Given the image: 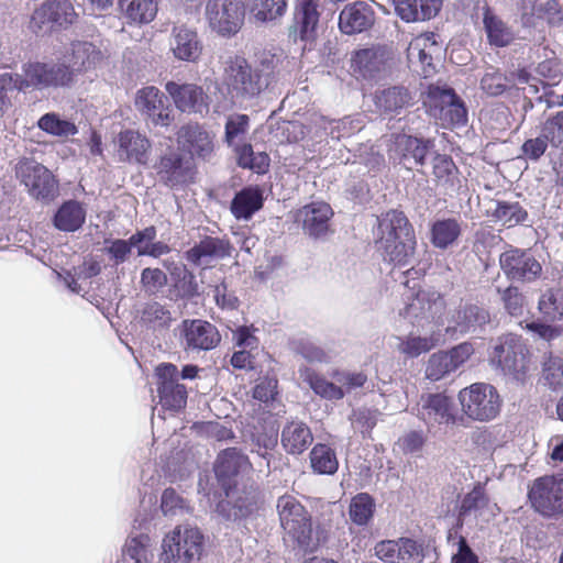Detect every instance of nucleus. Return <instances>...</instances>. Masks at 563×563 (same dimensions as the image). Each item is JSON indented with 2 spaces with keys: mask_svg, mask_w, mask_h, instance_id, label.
<instances>
[{
  "mask_svg": "<svg viewBox=\"0 0 563 563\" xmlns=\"http://www.w3.org/2000/svg\"><path fill=\"white\" fill-rule=\"evenodd\" d=\"M249 467L247 457L234 448L224 450L217 459L214 473L225 493V499L217 505V511L227 520H239L253 510L254 496L235 497L234 492L240 474L247 471Z\"/></svg>",
  "mask_w": 563,
  "mask_h": 563,
  "instance_id": "1",
  "label": "nucleus"
},
{
  "mask_svg": "<svg viewBox=\"0 0 563 563\" xmlns=\"http://www.w3.org/2000/svg\"><path fill=\"white\" fill-rule=\"evenodd\" d=\"M375 243L385 261L398 266L411 264L416 236L404 212L390 210L377 219Z\"/></svg>",
  "mask_w": 563,
  "mask_h": 563,
  "instance_id": "2",
  "label": "nucleus"
},
{
  "mask_svg": "<svg viewBox=\"0 0 563 563\" xmlns=\"http://www.w3.org/2000/svg\"><path fill=\"white\" fill-rule=\"evenodd\" d=\"M224 84L230 100L217 98L213 112L222 113L232 104L243 106L258 97L269 85V74L253 68L245 58L233 57L225 63Z\"/></svg>",
  "mask_w": 563,
  "mask_h": 563,
  "instance_id": "3",
  "label": "nucleus"
},
{
  "mask_svg": "<svg viewBox=\"0 0 563 563\" xmlns=\"http://www.w3.org/2000/svg\"><path fill=\"white\" fill-rule=\"evenodd\" d=\"M203 536L198 528L178 526L163 539L161 563H194L201 556Z\"/></svg>",
  "mask_w": 563,
  "mask_h": 563,
  "instance_id": "4",
  "label": "nucleus"
},
{
  "mask_svg": "<svg viewBox=\"0 0 563 563\" xmlns=\"http://www.w3.org/2000/svg\"><path fill=\"white\" fill-rule=\"evenodd\" d=\"M245 10L240 0H208L205 19L211 30L222 37L235 35L244 23Z\"/></svg>",
  "mask_w": 563,
  "mask_h": 563,
  "instance_id": "5",
  "label": "nucleus"
},
{
  "mask_svg": "<svg viewBox=\"0 0 563 563\" xmlns=\"http://www.w3.org/2000/svg\"><path fill=\"white\" fill-rule=\"evenodd\" d=\"M490 362L519 379L529 369V352L520 336L509 333L496 341Z\"/></svg>",
  "mask_w": 563,
  "mask_h": 563,
  "instance_id": "6",
  "label": "nucleus"
},
{
  "mask_svg": "<svg viewBox=\"0 0 563 563\" xmlns=\"http://www.w3.org/2000/svg\"><path fill=\"white\" fill-rule=\"evenodd\" d=\"M463 412L473 420L487 421L499 412L500 399L489 384L476 383L459 393Z\"/></svg>",
  "mask_w": 563,
  "mask_h": 563,
  "instance_id": "7",
  "label": "nucleus"
},
{
  "mask_svg": "<svg viewBox=\"0 0 563 563\" xmlns=\"http://www.w3.org/2000/svg\"><path fill=\"white\" fill-rule=\"evenodd\" d=\"M393 53L386 45H372L355 49L351 55V69L356 78L380 80L391 70Z\"/></svg>",
  "mask_w": 563,
  "mask_h": 563,
  "instance_id": "8",
  "label": "nucleus"
},
{
  "mask_svg": "<svg viewBox=\"0 0 563 563\" xmlns=\"http://www.w3.org/2000/svg\"><path fill=\"white\" fill-rule=\"evenodd\" d=\"M277 511L280 525L298 544L309 549L312 539V527L310 518L303 506L292 496L285 495L278 498Z\"/></svg>",
  "mask_w": 563,
  "mask_h": 563,
  "instance_id": "9",
  "label": "nucleus"
},
{
  "mask_svg": "<svg viewBox=\"0 0 563 563\" xmlns=\"http://www.w3.org/2000/svg\"><path fill=\"white\" fill-rule=\"evenodd\" d=\"M533 508L544 517L563 514V474L537 478L529 490Z\"/></svg>",
  "mask_w": 563,
  "mask_h": 563,
  "instance_id": "10",
  "label": "nucleus"
},
{
  "mask_svg": "<svg viewBox=\"0 0 563 563\" xmlns=\"http://www.w3.org/2000/svg\"><path fill=\"white\" fill-rule=\"evenodd\" d=\"M76 19L77 13L68 0H48L34 10L30 27L35 33H48L71 25Z\"/></svg>",
  "mask_w": 563,
  "mask_h": 563,
  "instance_id": "11",
  "label": "nucleus"
},
{
  "mask_svg": "<svg viewBox=\"0 0 563 563\" xmlns=\"http://www.w3.org/2000/svg\"><path fill=\"white\" fill-rule=\"evenodd\" d=\"M71 81L73 73L65 63H33L25 66L24 78L20 81L19 90L29 87L36 89L62 87Z\"/></svg>",
  "mask_w": 563,
  "mask_h": 563,
  "instance_id": "12",
  "label": "nucleus"
},
{
  "mask_svg": "<svg viewBox=\"0 0 563 563\" xmlns=\"http://www.w3.org/2000/svg\"><path fill=\"white\" fill-rule=\"evenodd\" d=\"M178 332L180 345L185 351H210L221 341L217 328L201 319L183 320L178 325Z\"/></svg>",
  "mask_w": 563,
  "mask_h": 563,
  "instance_id": "13",
  "label": "nucleus"
},
{
  "mask_svg": "<svg viewBox=\"0 0 563 563\" xmlns=\"http://www.w3.org/2000/svg\"><path fill=\"white\" fill-rule=\"evenodd\" d=\"M18 175L27 188L29 194L43 201L54 199L58 194V186L51 172L43 165L26 161L20 164Z\"/></svg>",
  "mask_w": 563,
  "mask_h": 563,
  "instance_id": "14",
  "label": "nucleus"
},
{
  "mask_svg": "<svg viewBox=\"0 0 563 563\" xmlns=\"http://www.w3.org/2000/svg\"><path fill=\"white\" fill-rule=\"evenodd\" d=\"M416 416L429 430L441 424L453 423L455 420L453 401L442 393L423 394L417 402Z\"/></svg>",
  "mask_w": 563,
  "mask_h": 563,
  "instance_id": "15",
  "label": "nucleus"
},
{
  "mask_svg": "<svg viewBox=\"0 0 563 563\" xmlns=\"http://www.w3.org/2000/svg\"><path fill=\"white\" fill-rule=\"evenodd\" d=\"M444 306V300L439 294L419 291L399 310V314L410 323L423 327V321L439 323Z\"/></svg>",
  "mask_w": 563,
  "mask_h": 563,
  "instance_id": "16",
  "label": "nucleus"
},
{
  "mask_svg": "<svg viewBox=\"0 0 563 563\" xmlns=\"http://www.w3.org/2000/svg\"><path fill=\"white\" fill-rule=\"evenodd\" d=\"M156 376L162 406L170 410L184 408L187 401V389L185 385L178 382L179 373L176 365L170 363L161 364L156 367Z\"/></svg>",
  "mask_w": 563,
  "mask_h": 563,
  "instance_id": "17",
  "label": "nucleus"
},
{
  "mask_svg": "<svg viewBox=\"0 0 563 563\" xmlns=\"http://www.w3.org/2000/svg\"><path fill=\"white\" fill-rule=\"evenodd\" d=\"M165 89L173 98L177 109L183 112L206 115L210 104L213 106L217 102L212 97L205 95L202 88L196 84L168 81Z\"/></svg>",
  "mask_w": 563,
  "mask_h": 563,
  "instance_id": "18",
  "label": "nucleus"
},
{
  "mask_svg": "<svg viewBox=\"0 0 563 563\" xmlns=\"http://www.w3.org/2000/svg\"><path fill=\"white\" fill-rule=\"evenodd\" d=\"M499 265L507 278L530 283L542 272L541 264L527 251L510 249L501 253Z\"/></svg>",
  "mask_w": 563,
  "mask_h": 563,
  "instance_id": "19",
  "label": "nucleus"
},
{
  "mask_svg": "<svg viewBox=\"0 0 563 563\" xmlns=\"http://www.w3.org/2000/svg\"><path fill=\"white\" fill-rule=\"evenodd\" d=\"M490 321L489 312L477 305L464 303L450 311L445 333L464 335L475 333Z\"/></svg>",
  "mask_w": 563,
  "mask_h": 563,
  "instance_id": "20",
  "label": "nucleus"
},
{
  "mask_svg": "<svg viewBox=\"0 0 563 563\" xmlns=\"http://www.w3.org/2000/svg\"><path fill=\"white\" fill-rule=\"evenodd\" d=\"M474 353L468 342H463L449 351L433 353L428 361L426 376L431 380H439L462 366Z\"/></svg>",
  "mask_w": 563,
  "mask_h": 563,
  "instance_id": "21",
  "label": "nucleus"
},
{
  "mask_svg": "<svg viewBox=\"0 0 563 563\" xmlns=\"http://www.w3.org/2000/svg\"><path fill=\"white\" fill-rule=\"evenodd\" d=\"M374 551L380 561L387 563H421L424 558L422 545L410 538L379 541Z\"/></svg>",
  "mask_w": 563,
  "mask_h": 563,
  "instance_id": "22",
  "label": "nucleus"
},
{
  "mask_svg": "<svg viewBox=\"0 0 563 563\" xmlns=\"http://www.w3.org/2000/svg\"><path fill=\"white\" fill-rule=\"evenodd\" d=\"M134 104L136 109L154 125L167 126L169 125L170 108L167 98L158 88L154 86L143 87L136 91Z\"/></svg>",
  "mask_w": 563,
  "mask_h": 563,
  "instance_id": "23",
  "label": "nucleus"
},
{
  "mask_svg": "<svg viewBox=\"0 0 563 563\" xmlns=\"http://www.w3.org/2000/svg\"><path fill=\"white\" fill-rule=\"evenodd\" d=\"M115 155L120 162L144 165L148 161L152 144L135 130L121 131L114 139Z\"/></svg>",
  "mask_w": 563,
  "mask_h": 563,
  "instance_id": "24",
  "label": "nucleus"
},
{
  "mask_svg": "<svg viewBox=\"0 0 563 563\" xmlns=\"http://www.w3.org/2000/svg\"><path fill=\"white\" fill-rule=\"evenodd\" d=\"M333 210L325 202H311L297 212V220L302 223L303 232L313 239L324 238L330 232Z\"/></svg>",
  "mask_w": 563,
  "mask_h": 563,
  "instance_id": "25",
  "label": "nucleus"
},
{
  "mask_svg": "<svg viewBox=\"0 0 563 563\" xmlns=\"http://www.w3.org/2000/svg\"><path fill=\"white\" fill-rule=\"evenodd\" d=\"M431 114L442 121L443 125H464L467 112L452 89L439 90L432 97Z\"/></svg>",
  "mask_w": 563,
  "mask_h": 563,
  "instance_id": "26",
  "label": "nucleus"
},
{
  "mask_svg": "<svg viewBox=\"0 0 563 563\" xmlns=\"http://www.w3.org/2000/svg\"><path fill=\"white\" fill-rule=\"evenodd\" d=\"M169 49L176 59L196 63L202 54V43L195 30L175 25L170 33Z\"/></svg>",
  "mask_w": 563,
  "mask_h": 563,
  "instance_id": "27",
  "label": "nucleus"
},
{
  "mask_svg": "<svg viewBox=\"0 0 563 563\" xmlns=\"http://www.w3.org/2000/svg\"><path fill=\"white\" fill-rule=\"evenodd\" d=\"M375 22V12L365 1L346 4L339 15V27L342 33L354 35L367 31Z\"/></svg>",
  "mask_w": 563,
  "mask_h": 563,
  "instance_id": "28",
  "label": "nucleus"
},
{
  "mask_svg": "<svg viewBox=\"0 0 563 563\" xmlns=\"http://www.w3.org/2000/svg\"><path fill=\"white\" fill-rule=\"evenodd\" d=\"M232 246L227 239L205 236L186 252V260L196 266H209L212 262L231 255Z\"/></svg>",
  "mask_w": 563,
  "mask_h": 563,
  "instance_id": "29",
  "label": "nucleus"
},
{
  "mask_svg": "<svg viewBox=\"0 0 563 563\" xmlns=\"http://www.w3.org/2000/svg\"><path fill=\"white\" fill-rule=\"evenodd\" d=\"M499 511L497 504L492 503L481 485L475 486L465 495L461 503L460 517L487 522Z\"/></svg>",
  "mask_w": 563,
  "mask_h": 563,
  "instance_id": "30",
  "label": "nucleus"
},
{
  "mask_svg": "<svg viewBox=\"0 0 563 563\" xmlns=\"http://www.w3.org/2000/svg\"><path fill=\"white\" fill-rule=\"evenodd\" d=\"M66 66L73 77L82 71L93 69L103 59L102 52L92 43L77 41L71 43L70 52L65 56Z\"/></svg>",
  "mask_w": 563,
  "mask_h": 563,
  "instance_id": "31",
  "label": "nucleus"
},
{
  "mask_svg": "<svg viewBox=\"0 0 563 563\" xmlns=\"http://www.w3.org/2000/svg\"><path fill=\"white\" fill-rule=\"evenodd\" d=\"M376 109L388 115H397L412 103L411 92L404 86L378 89L374 93Z\"/></svg>",
  "mask_w": 563,
  "mask_h": 563,
  "instance_id": "32",
  "label": "nucleus"
},
{
  "mask_svg": "<svg viewBox=\"0 0 563 563\" xmlns=\"http://www.w3.org/2000/svg\"><path fill=\"white\" fill-rule=\"evenodd\" d=\"M319 22L318 5L313 0H303L296 7L294 25L290 35L295 41L309 42L314 38L316 27Z\"/></svg>",
  "mask_w": 563,
  "mask_h": 563,
  "instance_id": "33",
  "label": "nucleus"
},
{
  "mask_svg": "<svg viewBox=\"0 0 563 563\" xmlns=\"http://www.w3.org/2000/svg\"><path fill=\"white\" fill-rule=\"evenodd\" d=\"M178 143L191 155L207 158L213 152L211 135L199 124H187L177 134Z\"/></svg>",
  "mask_w": 563,
  "mask_h": 563,
  "instance_id": "34",
  "label": "nucleus"
},
{
  "mask_svg": "<svg viewBox=\"0 0 563 563\" xmlns=\"http://www.w3.org/2000/svg\"><path fill=\"white\" fill-rule=\"evenodd\" d=\"M396 13L406 22L426 21L440 10V0H393Z\"/></svg>",
  "mask_w": 563,
  "mask_h": 563,
  "instance_id": "35",
  "label": "nucleus"
},
{
  "mask_svg": "<svg viewBox=\"0 0 563 563\" xmlns=\"http://www.w3.org/2000/svg\"><path fill=\"white\" fill-rule=\"evenodd\" d=\"M313 441L310 428L302 421L288 422L280 435V443L289 454L298 455L305 452Z\"/></svg>",
  "mask_w": 563,
  "mask_h": 563,
  "instance_id": "36",
  "label": "nucleus"
},
{
  "mask_svg": "<svg viewBox=\"0 0 563 563\" xmlns=\"http://www.w3.org/2000/svg\"><path fill=\"white\" fill-rule=\"evenodd\" d=\"M432 143L410 135H399L396 139V152L400 155L401 163L408 169L413 165H423Z\"/></svg>",
  "mask_w": 563,
  "mask_h": 563,
  "instance_id": "37",
  "label": "nucleus"
},
{
  "mask_svg": "<svg viewBox=\"0 0 563 563\" xmlns=\"http://www.w3.org/2000/svg\"><path fill=\"white\" fill-rule=\"evenodd\" d=\"M157 174L167 186L175 187L191 177V167L178 154L170 153L161 158Z\"/></svg>",
  "mask_w": 563,
  "mask_h": 563,
  "instance_id": "38",
  "label": "nucleus"
},
{
  "mask_svg": "<svg viewBox=\"0 0 563 563\" xmlns=\"http://www.w3.org/2000/svg\"><path fill=\"white\" fill-rule=\"evenodd\" d=\"M330 120L322 114L314 113L310 117L308 130L306 126L298 122L291 121L284 125V132L288 134V141L298 142L310 135L312 140L322 141L329 136Z\"/></svg>",
  "mask_w": 563,
  "mask_h": 563,
  "instance_id": "39",
  "label": "nucleus"
},
{
  "mask_svg": "<svg viewBox=\"0 0 563 563\" xmlns=\"http://www.w3.org/2000/svg\"><path fill=\"white\" fill-rule=\"evenodd\" d=\"M432 174L437 187L445 194L457 191L461 186L459 169L451 157L437 154L432 159Z\"/></svg>",
  "mask_w": 563,
  "mask_h": 563,
  "instance_id": "40",
  "label": "nucleus"
},
{
  "mask_svg": "<svg viewBox=\"0 0 563 563\" xmlns=\"http://www.w3.org/2000/svg\"><path fill=\"white\" fill-rule=\"evenodd\" d=\"M442 341L441 330H432L424 335L409 334L405 338H398L396 349L399 353L407 357H418L419 355L429 352Z\"/></svg>",
  "mask_w": 563,
  "mask_h": 563,
  "instance_id": "41",
  "label": "nucleus"
},
{
  "mask_svg": "<svg viewBox=\"0 0 563 563\" xmlns=\"http://www.w3.org/2000/svg\"><path fill=\"white\" fill-rule=\"evenodd\" d=\"M483 24L488 43L492 46L505 47L515 40L512 29L489 8L484 10Z\"/></svg>",
  "mask_w": 563,
  "mask_h": 563,
  "instance_id": "42",
  "label": "nucleus"
},
{
  "mask_svg": "<svg viewBox=\"0 0 563 563\" xmlns=\"http://www.w3.org/2000/svg\"><path fill=\"white\" fill-rule=\"evenodd\" d=\"M119 8L131 24H147L157 13L156 0H119Z\"/></svg>",
  "mask_w": 563,
  "mask_h": 563,
  "instance_id": "43",
  "label": "nucleus"
},
{
  "mask_svg": "<svg viewBox=\"0 0 563 563\" xmlns=\"http://www.w3.org/2000/svg\"><path fill=\"white\" fill-rule=\"evenodd\" d=\"M263 206V191L258 187H247L232 200L231 211L236 219H250Z\"/></svg>",
  "mask_w": 563,
  "mask_h": 563,
  "instance_id": "44",
  "label": "nucleus"
},
{
  "mask_svg": "<svg viewBox=\"0 0 563 563\" xmlns=\"http://www.w3.org/2000/svg\"><path fill=\"white\" fill-rule=\"evenodd\" d=\"M250 18L256 23L273 22L287 10V0H246Z\"/></svg>",
  "mask_w": 563,
  "mask_h": 563,
  "instance_id": "45",
  "label": "nucleus"
},
{
  "mask_svg": "<svg viewBox=\"0 0 563 563\" xmlns=\"http://www.w3.org/2000/svg\"><path fill=\"white\" fill-rule=\"evenodd\" d=\"M434 35H421L410 42L407 54L410 62L418 60L423 69V74L428 77L433 71L432 53L438 49L433 40Z\"/></svg>",
  "mask_w": 563,
  "mask_h": 563,
  "instance_id": "46",
  "label": "nucleus"
},
{
  "mask_svg": "<svg viewBox=\"0 0 563 563\" xmlns=\"http://www.w3.org/2000/svg\"><path fill=\"white\" fill-rule=\"evenodd\" d=\"M85 219L86 210L81 203L69 200L57 210L54 224L60 231L74 232L84 224Z\"/></svg>",
  "mask_w": 563,
  "mask_h": 563,
  "instance_id": "47",
  "label": "nucleus"
},
{
  "mask_svg": "<svg viewBox=\"0 0 563 563\" xmlns=\"http://www.w3.org/2000/svg\"><path fill=\"white\" fill-rule=\"evenodd\" d=\"M300 378L320 397L328 400H339L344 397V389L336 382H329L316 374L309 367L299 368Z\"/></svg>",
  "mask_w": 563,
  "mask_h": 563,
  "instance_id": "48",
  "label": "nucleus"
},
{
  "mask_svg": "<svg viewBox=\"0 0 563 563\" xmlns=\"http://www.w3.org/2000/svg\"><path fill=\"white\" fill-rule=\"evenodd\" d=\"M431 243L438 249H448L461 235V223L456 219L437 220L431 225Z\"/></svg>",
  "mask_w": 563,
  "mask_h": 563,
  "instance_id": "49",
  "label": "nucleus"
},
{
  "mask_svg": "<svg viewBox=\"0 0 563 563\" xmlns=\"http://www.w3.org/2000/svg\"><path fill=\"white\" fill-rule=\"evenodd\" d=\"M310 465L318 474L332 475L338 471L339 462L330 446L319 443L310 452Z\"/></svg>",
  "mask_w": 563,
  "mask_h": 563,
  "instance_id": "50",
  "label": "nucleus"
},
{
  "mask_svg": "<svg viewBox=\"0 0 563 563\" xmlns=\"http://www.w3.org/2000/svg\"><path fill=\"white\" fill-rule=\"evenodd\" d=\"M375 501L366 493H360L351 499L349 517L357 526H366L374 516Z\"/></svg>",
  "mask_w": 563,
  "mask_h": 563,
  "instance_id": "51",
  "label": "nucleus"
},
{
  "mask_svg": "<svg viewBox=\"0 0 563 563\" xmlns=\"http://www.w3.org/2000/svg\"><path fill=\"white\" fill-rule=\"evenodd\" d=\"M141 320L153 329H163L170 324L173 318L170 311L163 305L152 301L144 306Z\"/></svg>",
  "mask_w": 563,
  "mask_h": 563,
  "instance_id": "52",
  "label": "nucleus"
},
{
  "mask_svg": "<svg viewBox=\"0 0 563 563\" xmlns=\"http://www.w3.org/2000/svg\"><path fill=\"white\" fill-rule=\"evenodd\" d=\"M493 216L504 225L511 228L526 220L527 211L518 202H498Z\"/></svg>",
  "mask_w": 563,
  "mask_h": 563,
  "instance_id": "53",
  "label": "nucleus"
},
{
  "mask_svg": "<svg viewBox=\"0 0 563 563\" xmlns=\"http://www.w3.org/2000/svg\"><path fill=\"white\" fill-rule=\"evenodd\" d=\"M38 126L53 135L68 136L77 133V128L74 123L62 120L55 113H47L43 115L38 121Z\"/></svg>",
  "mask_w": 563,
  "mask_h": 563,
  "instance_id": "54",
  "label": "nucleus"
},
{
  "mask_svg": "<svg viewBox=\"0 0 563 563\" xmlns=\"http://www.w3.org/2000/svg\"><path fill=\"white\" fill-rule=\"evenodd\" d=\"M250 128V119L246 114L235 113L228 118L225 123V142L234 145L242 141Z\"/></svg>",
  "mask_w": 563,
  "mask_h": 563,
  "instance_id": "55",
  "label": "nucleus"
},
{
  "mask_svg": "<svg viewBox=\"0 0 563 563\" xmlns=\"http://www.w3.org/2000/svg\"><path fill=\"white\" fill-rule=\"evenodd\" d=\"M539 310L549 320H558L563 317V294L560 291H547L539 300Z\"/></svg>",
  "mask_w": 563,
  "mask_h": 563,
  "instance_id": "56",
  "label": "nucleus"
},
{
  "mask_svg": "<svg viewBox=\"0 0 563 563\" xmlns=\"http://www.w3.org/2000/svg\"><path fill=\"white\" fill-rule=\"evenodd\" d=\"M541 130L552 147L563 148V111L548 118Z\"/></svg>",
  "mask_w": 563,
  "mask_h": 563,
  "instance_id": "57",
  "label": "nucleus"
},
{
  "mask_svg": "<svg viewBox=\"0 0 563 563\" xmlns=\"http://www.w3.org/2000/svg\"><path fill=\"white\" fill-rule=\"evenodd\" d=\"M508 86L507 77L494 67L487 68L481 80L482 89L489 96L501 95Z\"/></svg>",
  "mask_w": 563,
  "mask_h": 563,
  "instance_id": "58",
  "label": "nucleus"
},
{
  "mask_svg": "<svg viewBox=\"0 0 563 563\" xmlns=\"http://www.w3.org/2000/svg\"><path fill=\"white\" fill-rule=\"evenodd\" d=\"M166 284L167 276L159 268H144L141 273V285L147 294H157Z\"/></svg>",
  "mask_w": 563,
  "mask_h": 563,
  "instance_id": "59",
  "label": "nucleus"
},
{
  "mask_svg": "<svg viewBox=\"0 0 563 563\" xmlns=\"http://www.w3.org/2000/svg\"><path fill=\"white\" fill-rule=\"evenodd\" d=\"M532 14L540 19H545L549 24L563 25V13L556 0L539 2L537 7H533Z\"/></svg>",
  "mask_w": 563,
  "mask_h": 563,
  "instance_id": "60",
  "label": "nucleus"
},
{
  "mask_svg": "<svg viewBox=\"0 0 563 563\" xmlns=\"http://www.w3.org/2000/svg\"><path fill=\"white\" fill-rule=\"evenodd\" d=\"M543 375L551 387L563 386V360L550 355L543 364Z\"/></svg>",
  "mask_w": 563,
  "mask_h": 563,
  "instance_id": "61",
  "label": "nucleus"
},
{
  "mask_svg": "<svg viewBox=\"0 0 563 563\" xmlns=\"http://www.w3.org/2000/svg\"><path fill=\"white\" fill-rule=\"evenodd\" d=\"M19 77L13 78L9 74L0 75V112L4 113L11 106V95L19 90Z\"/></svg>",
  "mask_w": 563,
  "mask_h": 563,
  "instance_id": "62",
  "label": "nucleus"
},
{
  "mask_svg": "<svg viewBox=\"0 0 563 563\" xmlns=\"http://www.w3.org/2000/svg\"><path fill=\"white\" fill-rule=\"evenodd\" d=\"M161 508L165 516L173 517L184 512L185 500L174 489L167 488L162 495Z\"/></svg>",
  "mask_w": 563,
  "mask_h": 563,
  "instance_id": "63",
  "label": "nucleus"
},
{
  "mask_svg": "<svg viewBox=\"0 0 563 563\" xmlns=\"http://www.w3.org/2000/svg\"><path fill=\"white\" fill-rule=\"evenodd\" d=\"M503 301L506 310L511 316H521L525 307V297L517 287H508L503 292Z\"/></svg>",
  "mask_w": 563,
  "mask_h": 563,
  "instance_id": "64",
  "label": "nucleus"
}]
</instances>
